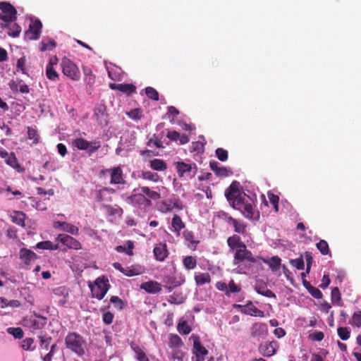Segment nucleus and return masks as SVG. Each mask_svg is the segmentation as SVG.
Masks as SVG:
<instances>
[{"instance_id":"29","label":"nucleus","mask_w":361,"mask_h":361,"mask_svg":"<svg viewBox=\"0 0 361 361\" xmlns=\"http://www.w3.org/2000/svg\"><path fill=\"white\" fill-rule=\"evenodd\" d=\"M331 301L334 304H337L339 306L343 305V302H341V293L338 288L336 287L331 290Z\"/></svg>"},{"instance_id":"30","label":"nucleus","mask_w":361,"mask_h":361,"mask_svg":"<svg viewBox=\"0 0 361 361\" xmlns=\"http://www.w3.org/2000/svg\"><path fill=\"white\" fill-rule=\"evenodd\" d=\"M169 345L170 347H180L183 345L181 338L176 334H169Z\"/></svg>"},{"instance_id":"33","label":"nucleus","mask_w":361,"mask_h":361,"mask_svg":"<svg viewBox=\"0 0 361 361\" xmlns=\"http://www.w3.org/2000/svg\"><path fill=\"white\" fill-rule=\"evenodd\" d=\"M47 77L51 80H56L59 78L57 72L52 67V63H49L46 68Z\"/></svg>"},{"instance_id":"5","label":"nucleus","mask_w":361,"mask_h":361,"mask_svg":"<svg viewBox=\"0 0 361 361\" xmlns=\"http://www.w3.org/2000/svg\"><path fill=\"white\" fill-rule=\"evenodd\" d=\"M126 202L133 207L146 210L152 205L150 200L147 199L142 193H137L126 197Z\"/></svg>"},{"instance_id":"64","label":"nucleus","mask_w":361,"mask_h":361,"mask_svg":"<svg viewBox=\"0 0 361 361\" xmlns=\"http://www.w3.org/2000/svg\"><path fill=\"white\" fill-rule=\"evenodd\" d=\"M167 137L171 140L176 141L180 137V134L177 131H169L167 133Z\"/></svg>"},{"instance_id":"46","label":"nucleus","mask_w":361,"mask_h":361,"mask_svg":"<svg viewBox=\"0 0 361 361\" xmlns=\"http://www.w3.org/2000/svg\"><path fill=\"white\" fill-rule=\"evenodd\" d=\"M281 261V260L279 257H272L269 263V267L273 270L278 269L280 267Z\"/></svg>"},{"instance_id":"9","label":"nucleus","mask_w":361,"mask_h":361,"mask_svg":"<svg viewBox=\"0 0 361 361\" xmlns=\"http://www.w3.org/2000/svg\"><path fill=\"white\" fill-rule=\"evenodd\" d=\"M73 144L80 150H86L89 154L95 152L100 147V142L97 141L89 142L83 138H77Z\"/></svg>"},{"instance_id":"51","label":"nucleus","mask_w":361,"mask_h":361,"mask_svg":"<svg viewBox=\"0 0 361 361\" xmlns=\"http://www.w3.org/2000/svg\"><path fill=\"white\" fill-rule=\"evenodd\" d=\"M305 258L307 262L306 272L309 273L311 269L312 264L313 262V257L312 256V253L310 252H305Z\"/></svg>"},{"instance_id":"53","label":"nucleus","mask_w":361,"mask_h":361,"mask_svg":"<svg viewBox=\"0 0 361 361\" xmlns=\"http://www.w3.org/2000/svg\"><path fill=\"white\" fill-rule=\"evenodd\" d=\"M39 342L41 347L45 348L46 350L48 349L49 345L51 342V337H47L43 336H39Z\"/></svg>"},{"instance_id":"63","label":"nucleus","mask_w":361,"mask_h":361,"mask_svg":"<svg viewBox=\"0 0 361 361\" xmlns=\"http://www.w3.org/2000/svg\"><path fill=\"white\" fill-rule=\"evenodd\" d=\"M330 279L328 275H324L322 279V283L319 285V287L322 289L326 288L330 283Z\"/></svg>"},{"instance_id":"21","label":"nucleus","mask_w":361,"mask_h":361,"mask_svg":"<svg viewBox=\"0 0 361 361\" xmlns=\"http://www.w3.org/2000/svg\"><path fill=\"white\" fill-rule=\"evenodd\" d=\"M138 190H140L142 193L147 196L149 199H152L153 200H157L161 198V195L159 192L157 191H154L151 190L149 188L146 186L140 187Z\"/></svg>"},{"instance_id":"37","label":"nucleus","mask_w":361,"mask_h":361,"mask_svg":"<svg viewBox=\"0 0 361 361\" xmlns=\"http://www.w3.org/2000/svg\"><path fill=\"white\" fill-rule=\"evenodd\" d=\"M196 264V259L192 256L185 257L183 259V264L188 269H195Z\"/></svg>"},{"instance_id":"59","label":"nucleus","mask_w":361,"mask_h":361,"mask_svg":"<svg viewBox=\"0 0 361 361\" xmlns=\"http://www.w3.org/2000/svg\"><path fill=\"white\" fill-rule=\"evenodd\" d=\"M122 273L127 276H133L138 275L139 271H136L135 269H132L130 267H126L123 270H122Z\"/></svg>"},{"instance_id":"15","label":"nucleus","mask_w":361,"mask_h":361,"mask_svg":"<svg viewBox=\"0 0 361 361\" xmlns=\"http://www.w3.org/2000/svg\"><path fill=\"white\" fill-rule=\"evenodd\" d=\"M102 173H109L111 175V184H120L123 182V172L121 167H115L114 169H106L102 171Z\"/></svg>"},{"instance_id":"16","label":"nucleus","mask_w":361,"mask_h":361,"mask_svg":"<svg viewBox=\"0 0 361 361\" xmlns=\"http://www.w3.org/2000/svg\"><path fill=\"white\" fill-rule=\"evenodd\" d=\"M190 339L193 341V353L195 355L204 356L208 354V350L201 344L198 336L192 334Z\"/></svg>"},{"instance_id":"1","label":"nucleus","mask_w":361,"mask_h":361,"mask_svg":"<svg viewBox=\"0 0 361 361\" xmlns=\"http://www.w3.org/2000/svg\"><path fill=\"white\" fill-rule=\"evenodd\" d=\"M245 195L246 194L241 190L240 184L238 181H233L225 191V196L230 205L247 217L248 204L245 201Z\"/></svg>"},{"instance_id":"35","label":"nucleus","mask_w":361,"mask_h":361,"mask_svg":"<svg viewBox=\"0 0 361 361\" xmlns=\"http://www.w3.org/2000/svg\"><path fill=\"white\" fill-rule=\"evenodd\" d=\"M61 231L69 233L72 235H76L78 234V228L67 222H64L63 228H61Z\"/></svg>"},{"instance_id":"12","label":"nucleus","mask_w":361,"mask_h":361,"mask_svg":"<svg viewBox=\"0 0 361 361\" xmlns=\"http://www.w3.org/2000/svg\"><path fill=\"white\" fill-rule=\"evenodd\" d=\"M56 241L61 243L71 249L79 250L81 248L80 243L67 234H59L56 238Z\"/></svg>"},{"instance_id":"62","label":"nucleus","mask_w":361,"mask_h":361,"mask_svg":"<svg viewBox=\"0 0 361 361\" xmlns=\"http://www.w3.org/2000/svg\"><path fill=\"white\" fill-rule=\"evenodd\" d=\"M6 164L10 165L11 166H13L14 167L15 165L17 163V159L15 157V155L11 153L8 157V158L6 159Z\"/></svg>"},{"instance_id":"18","label":"nucleus","mask_w":361,"mask_h":361,"mask_svg":"<svg viewBox=\"0 0 361 361\" xmlns=\"http://www.w3.org/2000/svg\"><path fill=\"white\" fill-rule=\"evenodd\" d=\"M140 288L145 290L146 292L152 294H155L161 291V284L157 281H147L140 285Z\"/></svg>"},{"instance_id":"55","label":"nucleus","mask_w":361,"mask_h":361,"mask_svg":"<svg viewBox=\"0 0 361 361\" xmlns=\"http://www.w3.org/2000/svg\"><path fill=\"white\" fill-rule=\"evenodd\" d=\"M33 342V339L32 338H25L23 341L21 346L25 350H32L33 348L32 345Z\"/></svg>"},{"instance_id":"49","label":"nucleus","mask_w":361,"mask_h":361,"mask_svg":"<svg viewBox=\"0 0 361 361\" xmlns=\"http://www.w3.org/2000/svg\"><path fill=\"white\" fill-rule=\"evenodd\" d=\"M58 350V346L56 344H53L51 346L50 351L43 358L44 361H51V359L54 353Z\"/></svg>"},{"instance_id":"23","label":"nucleus","mask_w":361,"mask_h":361,"mask_svg":"<svg viewBox=\"0 0 361 361\" xmlns=\"http://www.w3.org/2000/svg\"><path fill=\"white\" fill-rule=\"evenodd\" d=\"M112 89H117L123 92L130 94L135 90V87L130 84L111 85Z\"/></svg>"},{"instance_id":"26","label":"nucleus","mask_w":361,"mask_h":361,"mask_svg":"<svg viewBox=\"0 0 361 361\" xmlns=\"http://www.w3.org/2000/svg\"><path fill=\"white\" fill-rule=\"evenodd\" d=\"M150 166L156 171H164L166 169V164L161 159H154L150 161Z\"/></svg>"},{"instance_id":"2","label":"nucleus","mask_w":361,"mask_h":361,"mask_svg":"<svg viewBox=\"0 0 361 361\" xmlns=\"http://www.w3.org/2000/svg\"><path fill=\"white\" fill-rule=\"evenodd\" d=\"M65 345L67 349L79 357L83 356L87 349L86 340L76 332H69L66 335Z\"/></svg>"},{"instance_id":"24","label":"nucleus","mask_w":361,"mask_h":361,"mask_svg":"<svg viewBox=\"0 0 361 361\" xmlns=\"http://www.w3.org/2000/svg\"><path fill=\"white\" fill-rule=\"evenodd\" d=\"M30 328L32 330H37V329H42L46 323H47V319L44 317H40L39 319H30Z\"/></svg>"},{"instance_id":"54","label":"nucleus","mask_w":361,"mask_h":361,"mask_svg":"<svg viewBox=\"0 0 361 361\" xmlns=\"http://www.w3.org/2000/svg\"><path fill=\"white\" fill-rule=\"evenodd\" d=\"M27 136L30 140H33L34 143H37L38 142L37 130L32 128H27Z\"/></svg>"},{"instance_id":"13","label":"nucleus","mask_w":361,"mask_h":361,"mask_svg":"<svg viewBox=\"0 0 361 361\" xmlns=\"http://www.w3.org/2000/svg\"><path fill=\"white\" fill-rule=\"evenodd\" d=\"M268 333V326L264 323H255L252 327V336L258 339H264L266 338Z\"/></svg>"},{"instance_id":"25","label":"nucleus","mask_w":361,"mask_h":361,"mask_svg":"<svg viewBox=\"0 0 361 361\" xmlns=\"http://www.w3.org/2000/svg\"><path fill=\"white\" fill-rule=\"evenodd\" d=\"M133 243L130 240H128L124 245H118L116 247V250L118 252H125L128 255H133Z\"/></svg>"},{"instance_id":"3","label":"nucleus","mask_w":361,"mask_h":361,"mask_svg":"<svg viewBox=\"0 0 361 361\" xmlns=\"http://www.w3.org/2000/svg\"><path fill=\"white\" fill-rule=\"evenodd\" d=\"M227 243L234 256V264H239L248 258L247 246L241 240L240 236L233 235L228 238Z\"/></svg>"},{"instance_id":"39","label":"nucleus","mask_w":361,"mask_h":361,"mask_svg":"<svg viewBox=\"0 0 361 361\" xmlns=\"http://www.w3.org/2000/svg\"><path fill=\"white\" fill-rule=\"evenodd\" d=\"M53 293L56 296L67 298L69 295V290L64 286H61L53 289Z\"/></svg>"},{"instance_id":"45","label":"nucleus","mask_w":361,"mask_h":361,"mask_svg":"<svg viewBox=\"0 0 361 361\" xmlns=\"http://www.w3.org/2000/svg\"><path fill=\"white\" fill-rule=\"evenodd\" d=\"M268 197L270 202L273 204L274 210L276 212L279 211V197L278 195H274L273 193H268Z\"/></svg>"},{"instance_id":"19","label":"nucleus","mask_w":361,"mask_h":361,"mask_svg":"<svg viewBox=\"0 0 361 361\" xmlns=\"http://www.w3.org/2000/svg\"><path fill=\"white\" fill-rule=\"evenodd\" d=\"M20 259L26 264H30L37 259L36 254L30 250L23 248L20 250Z\"/></svg>"},{"instance_id":"27","label":"nucleus","mask_w":361,"mask_h":361,"mask_svg":"<svg viewBox=\"0 0 361 361\" xmlns=\"http://www.w3.org/2000/svg\"><path fill=\"white\" fill-rule=\"evenodd\" d=\"M171 226L174 229V231L179 234V231L185 227V224L183 223L180 217L175 214L172 219Z\"/></svg>"},{"instance_id":"20","label":"nucleus","mask_w":361,"mask_h":361,"mask_svg":"<svg viewBox=\"0 0 361 361\" xmlns=\"http://www.w3.org/2000/svg\"><path fill=\"white\" fill-rule=\"evenodd\" d=\"M154 254L157 260L164 261L168 255L166 244L159 243L154 248Z\"/></svg>"},{"instance_id":"61","label":"nucleus","mask_w":361,"mask_h":361,"mask_svg":"<svg viewBox=\"0 0 361 361\" xmlns=\"http://www.w3.org/2000/svg\"><path fill=\"white\" fill-rule=\"evenodd\" d=\"M108 190H109L108 188H104L102 190L96 191L95 199H96L97 202H102L104 200V197H103L104 192L106 191H108Z\"/></svg>"},{"instance_id":"38","label":"nucleus","mask_w":361,"mask_h":361,"mask_svg":"<svg viewBox=\"0 0 361 361\" xmlns=\"http://www.w3.org/2000/svg\"><path fill=\"white\" fill-rule=\"evenodd\" d=\"M337 332L339 338L343 341H346L350 338V332L347 327H338Z\"/></svg>"},{"instance_id":"22","label":"nucleus","mask_w":361,"mask_h":361,"mask_svg":"<svg viewBox=\"0 0 361 361\" xmlns=\"http://www.w3.org/2000/svg\"><path fill=\"white\" fill-rule=\"evenodd\" d=\"M40 47V51H44L47 50H51L56 47L55 41L51 38H44L42 40Z\"/></svg>"},{"instance_id":"40","label":"nucleus","mask_w":361,"mask_h":361,"mask_svg":"<svg viewBox=\"0 0 361 361\" xmlns=\"http://www.w3.org/2000/svg\"><path fill=\"white\" fill-rule=\"evenodd\" d=\"M351 324L358 328L361 327V310L354 312Z\"/></svg>"},{"instance_id":"58","label":"nucleus","mask_w":361,"mask_h":361,"mask_svg":"<svg viewBox=\"0 0 361 361\" xmlns=\"http://www.w3.org/2000/svg\"><path fill=\"white\" fill-rule=\"evenodd\" d=\"M114 319V314L110 312H106L103 314L102 319L106 324H110L112 323Z\"/></svg>"},{"instance_id":"42","label":"nucleus","mask_w":361,"mask_h":361,"mask_svg":"<svg viewBox=\"0 0 361 361\" xmlns=\"http://www.w3.org/2000/svg\"><path fill=\"white\" fill-rule=\"evenodd\" d=\"M250 315L262 317H264V313L263 311L259 310L255 306H254L252 303L250 301Z\"/></svg>"},{"instance_id":"4","label":"nucleus","mask_w":361,"mask_h":361,"mask_svg":"<svg viewBox=\"0 0 361 361\" xmlns=\"http://www.w3.org/2000/svg\"><path fill=\"white\" fill-rule=\"evenodd\" d=\"M89 287L93 297L102 300L109 290L110 285L108 279L99 277L95 280L94 285L90 284Z\"/></svg>"},{"instance_id":"60","label":"nucleus","mask_w":361,"mask_h":361,"mask_svg":"<svg viewBox=\"0 0 361 361\" xmlns=\"http://www.w3.org/2000/svg\"><path fill=\"white\" fill-rule=\"evenodd\" d=\"M240 290V288L235 284L233 281H231L228 285V295L231 293H237Z\"/></svg>"},{"instance_id":"17","label":"nucleus","mask_w":361,"mask_h":361,"mask_svg":"<svg viewBox=\"0 0 361 361\" xmlns=\"http://www.w3.org/2000/svg\"><path fill=\"white\" fill-rule=\"evenodd\" d=\"M209 166L215 174L220 178H225L233 173L231 170L228 168L218 166V163L216 161H211L209 163Z\"/></svg>"},{"instance_id":"31","label":"nucleus","mask_w":361,"mask_h":361,"mask_svg":"<svg viewBox=\"0 0 361 361\" xmlns=\"http://www.w3.org/2000/svg\"><path fill=\"white\" fill-rule=\"evenodd\" d=\"M195 279L198 286H202L210 281V276L208 273L200 274L195 276Z\"/></svg>"},{"instance_id":"36","label":"nucleus","mask_w":361,"mask_h":361,"mask_svg":"<svg viewBox=\"0 0 361 361\" xmlns=\"http://www.w3.org/2000/svg\"><path fill=\"white\" fill-rule=\"evenodd\" d=\"M7 332L9 334L12 335L16 339H20V338H23V331L20 327H17V328L10 327V328H8L7 329Z\"/></svg>"},{"instance_id":"56","label":"nucleus","mask_w":361,"mask_h":361,"mask_svg":"<svg viewBox=\"0 0 361 361\" xmlns=\"http://www.w3.org/2000/svg\"><path fill=\"white\" fill-rule=\"evenodd\" d=\"M309 337L312 341H321L324 339V335L322 331H315L310 334Z\"/></svg>"},{"instance_id":"11","label":"nucleus","mask_w":361,"mask_h":361,"mask_svg":"<svg viewBox=\"0 0 361 361\" xmlns=\"http://www.w3.org/2000/svg\"><path fill=\"white\" fill-rule=\"evenodd\" d=\"M94 117L101 126H106L108 124V114L104 104H98L94 111Z\"/></svg>"},{"instance_id":"6","label":"nucleus","mask_w":361,"mask_h":361,"mask_svg":"<svg viewBox=\"0 0 361 361\" xmlns=\"http://www.w3.org/2000/svg\"><path fill=\"white\" fill-rule=\"evenodd\" d=\"M177 173L180 177L193 178L197 171V166L194 163L184 161L174 162Z\"/></svg>"},{"instance_id":"28","label":"nucleus","mask_w":361,"mask_h":361,"mask_svg":"<svg viewBox=\"0 0 361 361\" xmlns=\"http://www.w3.org/2000/svg\"><path fill=\"white\" fill-rule=\"evenodd\" d=\"M177 330L180 334L187 335L191 331V327L186 321H180L177 326Z\"/></svg>"},{"instance_id":"52","label":"nucleus","mask_w":361,"mask_h":361,"mask_svg":"<svg viewBox=\"0 0 361 361\" xmlns=\"http://www.w3.org/2000/svg\"><path fill=\"white\" fill-rule=\"evenodd\" d=\"M12 27L10 28L11 31L8 32L10 36L13 37H18L21 31V28L17 24H13Z\"/></svg>"},{"instance_id":"14","label":"nucleus","mask_w":361,"mask_h":361,"mask_svg":"<svg viewBox=\"0 0 361 361\" xmlns=\"http://www.w3.org/2000/svg\"><path fill=\"white\" fill-rule=\"evenodd\" d=\"M42 25L39 20L32 22L29 26V30L25 32L30 39H37L39 37Z\"/></svg>"},{"instance_id":"47","label":"nucleus","mask_w":361,"mask_h":361,"mask_svg":"<svg viewBox=\"0 0 361 361\" xmlns=\"http://www.w3.org/2000/svg\"><path fill=\"white\" fill-rule=\"evenodd\" d=\"M290 264L298 270H302L305 267L304 260L302 257H299L295 259L290 260Z\"/></svg>"},{"instance_id":"34","label":"nucleus","mask_w":361,"mask_h":361,"mask_svg":"<svg viewBox=\"0 0 361 361\" xmlns=\"http://www.w3.org/2000/svg\"><path fill=\"white\" fill-rule=\"evenodd\" d=\"M316 245L317 249L322 255H326L330 252L329 245L326 240H320Z\"/></svg>"},{"instance_id":"50","label":"nucleus","mask_w":361,"mask_h":361,"mask_svg":"<svg viewBox=\"0 0 361 361\" xmlns=\"http://www.w3.org/2000/svg\"><path fill=\"white\" fill-rule=\"evenodd\" d=\"M307 290L311 294V295L316 299H321L323 296V294L321 292V290L314 286H312Z\"/></svg>"},{"instance_id":"8","label":"nucleus","mask_w":361,"mask_h":361,"mask_svg":"<svg viewBox=\"0 0 361 361\" xmlns=\"http://www.w3.org/2000/svg\"><path fill=\"white\" fill-rule=\"evenodd\" d=\"M61 67L65 75L74 80H79L80 76V71L77 66L71 61L67 59H63L61 61Z\"/></svg>"},{"instance_id":"7","label":"nucleus","mask_w":361,"mask_h":361,"mask_svg":"<svg viewBox=\"0 0 361 361\" xmlns=\"http://www.w3.org/2000/svg\"><path fill=\"white\" fill-rule=\"evenodd\" d=\"M16 18V10L10 4L1 2L0 4V20L4 23H11Z\"/></svg>"},{"instance_id":"10","label":"nucleus","mask_w":361,"mask_h":361,"mask_svg":"<svg viewBox=\"0 0 361 361\" xmlns=\"http://www.w3.org/2000/svg\"><path fill=\"white\" fill-rule=\"evenodd\" d=\"M279 345L277 341H266L259 344L258 350L264 357H271L276 353Z\"/></svg>"},{"instance_id":"43","label":"nucleus","mask_w":361,"mask_h":361,"mask_svg":"<svg viewBox=\"0 0 361 361\" xmlns=\"http://www.w3.org/2000/svg\"><path fill=\"white\" fill-rule=\"evenodd\" d=\"M145 92H146L147 96L149 98L154 99L155 101L159 99V94H158L157 91L155 89H154L153 87H147L145 89Z\"/></svg>"},{"instance_id":"44","label":"nucleus","mask_w":361,"mask_h":361,"mask_svg":"<svg viewBox=\"0 0 361 361\" xmlns=\"http://www.w3.org/2000/svg\"><path fill=\"white\" fill-rule=\"evenodd\" d=\"M215 152L219 160L226 161L228 159V152L223 148H217Z\"/></svg>"},{"instance_id":"32","label":"nucleus","mask_w":361,"mask_h":361,"mask_svg":"<svg viewBox=\"0 0 361 361\" xmlns=\"http://www.w3.org/2000/svg\"><path fill=\"white\" fill-rule=\"evenodd\" d=\"M255 289L257 292L262 295L266 296L267 298H276L275 293H274L271 290L267 288L266 286H263L262 287L257 286Z\"/></svg>"},{"instance_id":"48","label":"nucleus","mask_w":361,"mask_h":361,"mask_svg":"<svg viewBox=\"0 0 361 361\" xmlns=\"http://www.w3.org/2000/svg\"><path fill=\"white\" fill-rule=\"evenodd\" d=\"M110 302L118 310H122L123 308L124 302L118 296H112L110 299Z\"/></svg>"},{"instance_id":"57","label":"nucleus","mask_w":361,"mask_h":361,"mask_svg":"<svg viewBox=\"0 0 361 361\" xmlns=\"http://www.w3.org/2000/svg\"><path fill=\"white\" fill-rule=\"evenodd\" d=\"M37 247L43 250H51L52 248V243L51 241H42L37 244Z\"/></svg>"},{"instance_id":"41","label":"nucleus","mask_w":361,"mask_h":361,"mask_svg":"<svg viewBox=\"0 0 361 361\" xmlns=\"http://www.w3.org/2000/svg\"><path fill=\"white\" fill-rule=\"evenodd\" d=\"M142 176L144 179L153 182H157L159 178L157 173L151 171L143 172Z\"/></svg>"}]
</instances>
